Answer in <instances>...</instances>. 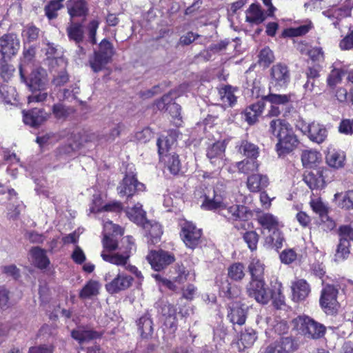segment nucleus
<instances>
[{"label":"nucleus","mask_w":353,"mask_h":353,"mask_svg":"<svg viewBox=\"0 0 353 353\" xmlns=\"http://www.w3.org/2000/svg\"><path fill=\"white\" fill-rule=\"evenodd\" d=\"M147 260L155 271L165 268L175 261L174 255L169 252L160 250L151 251L147 256Z\"/></svg>","instance_id":"obj_13"},{"label":"nucleus","mask_w":353,"mask_h":353,"mask_svg":"<svg viewBox=\"0 0 353 353\" xmlns=\"http://www.w3.org/2000/svg\"><path fill=\"white\" fill-rule=\"evenodd\" d=\"M293 323L299 333L310 339H319L324 336L326 332L325 326L307 316L296 317Z\"/></svg>","instance_id":"obj_4"},{"label":"nucleus","mask_w":353,"mask_h":353,"mask_svg":"<svg viewBox=\"0 0 353 353\" xmlns=\"http://www.w3.org/2000/svg\"><path fill=\"white\" fill-rule=\"evenodd\" d=\"M225 145L223 142L218 141L210 146L207 150V157L210 163L218 169L224 165Z\"/></svg>","instance_id":"obj_16"},{"label":"nucleus","mask_w":353,"mask_h":353,"mask_svg":"<svg viewBox=\"0 0 353 353\" xmlns=\"http://www.w3.org/2000/svg\"><path fill=\"white\" fill-rule=\"evenodd\" d=\"M292 299L294 302L304 301L311 292L310 285L305 279H298L292 283Z\"/></svg>","instance_id":"obj_19"},{"label":"nucleus","mask_w":353,"mask_h":353,"mask_svg":"<svg viewBox=\"0 0 353 353\" xmlns=\"http://www.w3.org/2000/svg\"><path fill=\"white\" fill-rule=\"evenodd\" d=\"M72 337L79 343L88 342L91 340L99 338L101 334L92 330L84 327H79L71 332Z\"/></svg>","instance_id":"obj_24"},{"label":"nucleus","mask_w":353,"mask_h":353,"mask_svg":"<svg viewBox=\"0 0 353 353\" xmlns=\"http://www.w3.org/2000/svg\"><path fill=\"white\" fill-rule=\"evenodd\" d=\"M257 221L264 230L272 232L279 230L280 227L279 219L270 213H262L258 215Z\"/></svg>","instance_id":"obj_26"},{"label":"nucleus","mask_w":353,"mask_h":353,"mask_svg":"<svg viewBox=\"0 0 353 353\" xmlns=\"http://www.w3.org/2000/svg\"><path fill=\"white\" fill-rule=\"evenodd\" d=\"M114 50L112 44L107 39H103L99 43V50L94 52L89 60L90 66L94 72L103 70L110 63Z\"/></svg>","instance_id":"obj_5"},{"label":"nucleus","mask_w":353,"mask_h":353,"mask_svg":"<svg viewBox=\"0 0 353 353\" xmlns=\"http://www.w3.org/2000/svg\"><path fill=\"white\" fill-rule=\"evenodd\" d=\"M157 107L159 110H165L169 112L173 118H178L181 115V106L172 102L171 94H167L162 97V98L157 101Z\"/></svg>","instance_id":"obj_20"},{"label":"nucleus","mask_w":353,"mask_h":353,"mask_svg":"<svg viewBox=\"0 0 353 353\" xmlns=\"http://www.w3.org/2000/svg\"><path fill=\"white\" fill-rule=\"evenodd\" d=\"M259 163L256 159H245L236 163V167L239 172L250 174L258 170Z\"/></svg>","instance_id":"obj_37"},{"label":"nucleus","mask_w":353,"mask_h":353,"mask_svg":"<svg viewBox=\"0 0 353 353\" xmlns=\"http://www.w3.org/2000/svg\"><path fill=\"white\" fill-rule=\"evenodd\" d=\"M326 163L333 168L339 169L344 166L345 155L344 152L335 150H329L325 157Z\"/></svg>","instance_id":"obj_29"},{"label":"nucleus","mask_w":353,"mask_h":353,"mask_svg":"<svg viewBox=\"0 0 353 353\" xmlns=\"http://www.w3.org/2000/svg\"><path fill=\"white\" fill-rule=\"evenodd\" d=\"M221 101L225 105L232 106L236 102V97L230 85H225L219 90Z\"/></svg>","instance_id":"obj_38"},{"label":"nucleus","mask_w":353,"mask_h":353,"mask_svg":"<svg viewBox=\"0 0 353 353\" xmlns=\"http://www.w3.org/2000/svg\"><path fill=\"white\" fill-rule=\"evenodd\" d=\"M243 239L251 251H254L257 249L259 236L256 232L254 230L246 232L244 233Z\"/></svg>","instance_id":"obj_52"},{"label":"nucleus","mask_w":353,"mask_h":353,"mask_svg":"<svg viewBox=\"0 0 353 353\" xmlns=\"http://www.w3.org/2000/svg\"><path fill=\"white\" fill-rule=\"evenodd\" d=\"M262 99L270 102L271 104L275 105H285L290 101V95L279 94H269L263 96Z\"/></svg>","instance_id":"obj_45"},{"label":"nucleus","mask_w":353,"mask_h":353,"mask_svg":"<svg viewBox=\"0 0 353 353\" xmlns=\"http://www.w3.org/2000/svg\"><path fill=\"white\" fill-rule=\"evenodd\" d=\"M335 199H339V206L343 209H353V190H348L344 194H336Z\"/></svg>","instance_id":"obj_41"},{"label":"nucleus","mask_w":353,"mask_h":353,"mask_svg":"<svg viewBox=\"0 0 353 353\" xmlns=\"http://www.w3.org/2000/svg\"><path fill=\"white\" fill-rule=\"evenodd\" d=\"M20 48V41L17 34H5L0 37V62H6L15 56Z\"/></svg>","instance_id":"obj_7"},{"label":"nucleus","mask_w":353,"mask_h":353,"mask_svg":"<svg viewBox=\"0 0 353 353\" xmlns=\"http://www.w3.org/2000/svg\"><path fill=\"white\" fill-rule=\"evenodd\" d=\"M339 132L346 135L353 134V119L341 120L339 125Z\"/></svg>","instance_id":"obj_61"},{"label":"nucleus","mask_w":353,"mask_h":353,"mask_svg":"<svg viewBox=\"0 0 353 353\" xmlns=\"http://www.w3.org/2000/svg\"><path fill=\"white\" fill-rule=\"evenodd\" d=\"M310 206L312 210L319 215L320 219L325 217L328 214V208L319 199H312L310 201Z\"/></svg>","instance_id":"obj_58"},{"label":"nucleus","mask_w":353,"mask_h":353,"mask_svg":"<svg viewBox=\"0 0 353 353\" xmlns=\"http://www.w3.org/2000/svg\"><path fill=\"white\" fill-rule=\"evenodd\" d=\"M321 154L315 150H304L301 154V161L304 166L312 167L321 160Z\"/></svg>","instance_id":"obj_40"},{"label":"nucleus","mask_w":353,"mask_h":353,"mask_svg":"<svg viewBox=\"0 0 353 353\" xmlns=\"http://www.w3.org/2000/svg\"><path fill=\"white\" fill-rule=\"evenodd\" d=\"M100 285L97 281L90 280L82 288L79 297L82 299H90L99 294Z\"/></svg>","instance_id":"obj_39"},{"label":"nucleus","mask_w":353,"mask_h":353,"mask_svg":"<svg viewBox=\"0 0 353 353\" xmlns=\"http://www.w3.org/2000/svg\"><path fill=\"white\" fill-rule=\"evenodd\" d=\"M104 236L102 243L104 249L109 252L118 250L117 252L106 253L103 251L101 254L102 259L115 265H125L128 263L132 251L135 250L133 238L130 236L123 237L121 241V245L116 239L117 235H123V230L112 221H106L103 225Z\"/></svg>","instance_id":"obj_1"},{"label":"nucleus","mask_w":353,"mask_h":353,"mask_svg":"<svg viewBox=\"0 0 353 353\" xmlns=\"http://www.w3.org/2000/svg\"><path fill=\"white\" fill-rule=\"evenodd\" d=\"M23 120L25 124L37 128L48 118V114L42 109L34 108L28 112L23 111Z\"/></svg>","instance_id":"obj_17"},{"label":"nucleus","mask_w":353,"mask_h":353,"mask_svg":"<svg viewBox=\"0 0 353 353\" xmlns=\"http://www.w3.org/2000/svg\"><path fill=\"white\" fill-rule=\"evenodd\" d=\"M105 280L107 281L105 288L106 290L112 294L128 289L132 285L134 281L131 276L120 272H119L117 276L113 279H111L110 274H106L105 276Z\"/></svg>","instance_id":"obj_11"},{"label":"nucleus","mask_w":353,"mask_h":353,"mask_svg":"<svg viewBox=\"0 0 353 353\" xmlns=\"http://www.w3.org/2000/svg\"><path fill=\"white\" fill-rule=\"evenodd\" d=\"M40 30L34 25H27L22 31V37L28 41L37 40L39 36Z\"/></svg>","instance_id":"obj_54"},{"label":"nucleus","mask_w":353,"mask_h":353,"mask_svg":"<svg viewBox=\"0 0 353 353\" xmlns=\"http://www.w3.org/2000/svg\"><path fill=\"white\" fill-rule=\"evenodd\" d=\"M165 161L168 170L172 174H176L179 172L181 165L178 155L175 154L166 155Z\"/></svg>","instance_id":"obj_49"},{"label":"nucleus","mask_w":353,"mask_h":353,"mask_svg":"<svg viewBox=\"0 0 353 353\" xmlns=\"http://www.w3.org/2000/svg\"><path fill=\"white\" fill-rule=\"evenodd\" d=\"M64 0H51L45 6V14L48 19L52 20L57 17V12L61 9Z\"/></svg>","instance_id":"obj_42"},{"label":"nucleus","mask_w":353,"mask_h":353,"mask_svg":"<svg viewBox=\"0 0 353 353\" xmlns=\"http://www.w3.org/2000/svg\"><path fill=\"white\" fill-rule=\"evenodd\" d=\"M256 339L255 332L252 329L246 330L242 332L239 339V345H242L244 348L251 347Z\"/></svg>","instance_id":"obj_48"},{"label":"nucleus","mask_w":353,"mask_h":353,"mask_svg":"<svg viewBox=\"0 0 353 353\" xmlns=\"http://www.w3.org/2000/svg\"><path fill=\"white\" fill-rule=\"evenodd\" d=\"M299 144V140L294 134L292 128L278 139L275 149L279 156L289 154Z\"/></svg>","instance_id":"obj_15"},{"label":"nucleus","mask_w":353,"mask_h":353,"mask_svg":"<svg viewBox=\"0 0 353 353\" xmlns=\"http://www.w3.org/2000/svg\"><path fill=\"white\" fill-rule=\"evenodd\" d=\"M300 129L303 134L308 137L310 141L318 144L324 142L328 134L326 128L323 124L316 122L301 123Z\"/></svg>","instance_id":"obj_14"},{"label":"nucleus","mask_w":353,"mask_h":353,"mask_svg":"<svg viewBox=\"0 0 353 353\" xmlns=\"http://www.w3.org/2000/svg\"><path fill=\"white\" fill-rule=\"evenodd\" d=\"M296 259V253L292 249L284 250L280 254V259L283 263L290 264Z\"/></svg>","instance_id":"obj_63"},{"label":"nucleus","mask_w":353,"mask_h":353,"mask_svg":"<svg viewBox=\"0 0 353 353\" xmlns=\"http://www.w3.org/2000/svg\"><path fill=\"white\" fill-rule=\"evenodd\" d=\"M128 217L138 225H144L146 221L145 212L142 209L140 203L136 204L134 207L126 211Z\"/></svg>","instance_id":"obj_32"},{"label":"nucleus","mask_w":353,"mask_h":353,"mask_svg":"<svg viewBox=\"0 0 353 353\" xmlns=\"http://www.w3.org/2000/svg\"><path fill=\"white\" fill-rule=\"evenodd\" d=\"M68 38L70 41L79 44L84 38L83 26L79 23H72L66 29Z\"/></svg>","instance_id":"obj_34"},{"label":"nucleus","mask_w":353,"mask_h":353,"mask_svg":"<svg viewBox=\"0 0 353 353\" xmlns=\"http://www.w3.org/2000/svg\"><path fill=\"white\" fill-rule=\"evenodd\" d=\"M284 237L279 229L267 236L265 239V245L268 248L279 250L283 247Z\"/></svg>","instance_id":"obj_35"},{"label":"nucleus","mask_w":353,"mask_h":353,"mask_svg":"<svg viewBox=\"0 0 353 353\" xmlns=\"http://www.w3.org/2000/svg\"><path fill=\"white\" fill-rule=\"evenodd\" d=\"M265 101H259L245 109V119L250 125L255 123L265 109Z\"/></svg>","instance_id":"obj_25"},{"label":"nucleus","mask_w":353,"mask_h":353,"mask_svg":"<svg viewBox=\"0 0 353 353\" xmlns=\"http://www.w3.org/2000/svg\"><path fill=\"white\" fill-rule=\"evenodd\" d=\"M221 292L223 296L228 299H234L237 297L240 294V290L236 285H232L226 282L223 283L221 288Z\"/></svg>","instance_id":"obj_56"},{"label":"nucleus","mask_w":353,"mask_h":353,"mask_svg":"<svg viewBox=\"0 0 353 353\" xmlns=\"http://www.w3.org/2000/svg\"><path fill=\"white\" fill-rule=\"evenodd\" d=\"M343 75L344 71L342 69L334 68L327 78V85L330 88H334L337 84L341 82Z\"/></svg>","instance_id":"obj_50"},{"label":"nucleus","mask_w":353,"mask_h":353,"mask_svg":"<svg viewBox=\"0 0 353 353\" xmlns=\"http://www.w3.org/2000/svg\"><path fill=\"white\" fill-rule=\"evenodd\" d=\"M266 15L259 5L252 3L246 11V21L252 24H260L265 21Z\"/></svg>","instance_id":"obj_27"},{"label":"nucleus","mask_w":353,"mask_h":353,"mask_svg":"<svg viewBox=\"0 0 353 353\" xmlns=\"http://www.w3.org/2000/svg\"><path fill=\"white\" fill-rule=\"evenodd\" d=\"M137 326L140 335L143 339L152 337L154 331L153 322L148 314H145L139 319Z\"/></svg>","instance_id":"obj_28"},{"label":"nucleus","mask_w":353,"mask_h":353,"mask_svg":"<svg viewBox=\"0 0 353 353\" xmlns=\"http://www.w3.org/2000/svg\"><path fill=\"white\" fill-rule=\"evenodd\" d=\"M145 185L138 181L133 172L125 174L124 178L117 187L118 194L121 196L132 197L135 193L145 190Z\"/></svg>","instance_id":"obj_8"},{"label":"nucleus","mask_w":353,"mask_h":353,"mask_svg":"<svg viewBox=\"0 0 353 353\" xmlns=\"http://www.w3.org/2000/svg\"><path fill=\"white\" fill-rule=\"evenodd\" d=\"M10 306L9 290L4 287H0V309L6 310Z\"/></svg>","instance_id":"obj_60"},{"label":"nucleus","mask_w":353,"mask_h":353,"mask_svg":"<svg viewBox=\"0 0 353 353\" xmlns=\"http://www.w3.org/2000/svg\"><path fill=\"white\" fill-rule=\"evenodd\" d=\"M284 353H293L298 349V345L292 337H283L278 341Z\"/></svg>","instance_id":"obj_53"},{"label":"nucleus","mask_w":353,"mask_h":353,"mask_svg":"<svg viewBox=\"0 0 353 353\" xmlns=\"http://www.w3.org/2000/svg\"><path fill=\"white\" fill-rule=\"evenodd\" d=\"M269 184L266 175L261 174H250L246 181L248 189L252 192H259L265 189Z\"/></svg>","instance_id":"obj_22"},{"label":"nucleus","mask_w":353,"mask_h":353,"mask_svg":"<svg viewBox=\"0 0 353 353\" xmlns=\"http://www.w3.org/2000/svg\"><path fill=\"white\" fill-rule=\"evenodd\" d=\"M1 63L0 75L4 81H8L12 77L15 69L12 65L8 64L7 61Z\"/></svg>","instance_id":"obj_59"},{"label":"nucleus","mask_w":353,"mask_h":353,"mask_svg":"<svg viewBox=\"0 0 353 353\" xmlns=\"http://www.w3.org/2000/svg\"><path fill=\"white\" fill-rule=\"evenodd\" d=\"M154 136V133L149 128H145L141 131L136 132L135 138L139 141L146 143L149 141Z\"/></svg>","instance_id":"obj_64"},{"label":"nucleus","mask_w":353,"mask_h":353,"mask_svg":"<svg viewBox=\"0 0 353 353\" xmlns=\"http://www.w3.org/2000/svg\"><path fill=\"white\" fill-rule=\"evenodd\" d=\"M228 276L234 281L241 280L244 276V266L241 263H235L228 268Z\"/></svg>","instance_id":"obj_51"},{"label":"nucleus","mask_w":353,"mask_h":353,"mask_svg":"<svg viewBox=\"0 0 353 353\" xmlns=\"http://www.w3.org/2000/svg\"><path fill=\"white\" fill-rule=\"evenodd\" d=\"M338 289L332 285H326L321 291L320 305L327 314H332L336 310Z\"/></svg>","instance_id":"obj_12"},{"label":"nucleus","mask_w":353,"mask_h":353,"mask_svg":"<svg viewBox=\"0 0 353 353\" xmlns=\"http://www.w3.org/2000/svg\"><path fill=\"white\" fill-rule=\"evenodd\" d=\"M239 151L249 159H256L259 154V147L246 140L241 142Z\"/></svg>","instance_id":"obj_36"},{"label":"nucleus","mask_w":353,"mask_h":353,"mask_svg":"<svg viewBox=\"0 0 353 353\" xmlns=\"http://www.w3.org/2000/svg\"><path fill=\"white\" fill-rule=\"evenodd\" d=\"M226 194L225 185L218 182L212 190L205 193L201 207L207 210H219V214L229 221L248 220L252 216L250 210L243 205L228 206L225 202Z\"/></svg>","instance_id":"obj_2"},{"label":"nucleus","mask_w":353,"mask_h":353,"mask_svg":"<svg viewBox=\"0 0 353 353\" xmlns=\"http://www.w3.org/2000/svg\"><path fill=\"white\" fill-rule=\"evenodd\" d=\"M245 291L249 297L263 305L268 303L273 296L265 280H250L245 287Z\"/></svg>","instance_id":"obj_6"},{"label":"nucleus","mask_w":353,"mask_h":353,"mask_svg":"<svg viewBox=\"0 0 353 353\" xmlns=\"http://www.w3.org/2000/svg\"><path fill=\"white\" fill-rule=\"evenodd\" d=\"M250 280H265V265L258 259H252L248 265Z\"/></svg>","instance_id":"obj_31"},{"label":"nucleus","mask_w":353,"mask_h":353,"mask_svg":"<svg viewBox=\"0 0 353 353\" xmlns=\"http://www.w3.org/2000/svg\"><path fill=\"white\" fill-rule=\"evenodd\" d=\"M303 181L312 190H320L325 186L323 170L321 168H314L307 171L303 176Z\"/></svg>","instance_id":"obj_18"},{"label":"nucleus","mask_w":353,"mask_h":353,"mask_svg":"<svg viewBox=\"0 0 353 353\" xmlns=\"http://www.w3.org/2000/svg\"><path fill=\"white\" fill-rule=\"evenodd\" d=\"M312 23L309 21L305 24L301 25L296 28H291L287 30V34L290 37H299L307 34L312 28Z\"/></svg>","instance_id":"obj_55"},{"label":"nucleus","mask_w":353,"mask_h":353,"mask_svg":"<svg viewBox=\"0 0 353 353\" xmlns=\"http://www.w3.org/2000/svg\"><path fill=\"white\" fill-rule=\"evenodd\" d=\"M345 10L341 8H332L323 11L322 14L332 21L335 28H339V23L343 16Z\"/></svg>","instance_id":"obj_43"},{"label":"nucleus","mask_w":353,"mask_h":353,"mask_svg":"<svg viewBox=\"0 0 353 353\" xmlns=\"http://www.w3.org/2000/svg\"><path fill=\"white\" fill-rule=\"evenodd\" d=\"M273 288V292L272 291L273 296L271 299H273V303L275 307L276 308H280L285 304V296L282 294V284L276 281Z\"/></svg>","instance_id":"obj_46"},{"label":"nucleus","mask_w":353,"mask_h":353,"mask_svg":"<svg viewBox=\"0 0 353 353\" xmlns=\"http://www.w3.org/2000/svg\"><path fill=\"white\" fill-rule=\"evenodd\" d=\"M259 58V63L265 67H268L274 60L273 52L268 47L261 50Z\"/></svg>","instance_id":"obj_57"},{"label":"nucleus","mask_w":353,"mask_h":353,"mask_svg":"<svg viewBox=\"0 0 353 353\" xmlns=\"http://www.w3.org/2000/svg\"><path fill=\"white\" fill-rule=\"evenodd\" d=\"M74 109L70 107H66L61 103L54 104L52 107V112L54 117L58 119H64L73 114Z\"/></svg>","instance_id":"obj_47"},{"label":"nucleus","mask_w":353,"mask_h":353,"mask_svg":"<svg viewBox=\"0 0 353 353\" xmlns=\"http://www.w3.org/2000/svg\"><path fill=\"white\" fill-rule=\"evenodd\" d=\"M292 128L290 124L285 120L274 119L270 122L268 132L279 139Z\"/></svg>","instance_id":"obj_23"},{"label":"nucleus","mask_w":353,"mask_h":353,"mask_svg":"<svg viewBox=\"0 0 353 353\" xmlns=\"http://www.w3.org/2000/svg\"><path fill=\"white\" fill-rule=\"evenodd\" d=\"M181 236L188 248H195L201 241L202 231L190 221H184L181 223Z\"/></svg>","instance_id":"obj_10"},{"label":"nucleus","mask_w":353,"mask_h":353,"mask_svg":"<svg viewBox=\"0 0 353 353\" xmlns=\"http://www.w3.org/2000/svg\"><path fill=\"white\" fill-rule=\"evenodd\" d=\"M350 243L346 238H341L335 254L336 260H345L350 254Z\"/></svg>","instance_id":"obj_44"},{"label":"nucleus","mask_w":353,"mask_h":353,"mask_svg":"<svg viewBox=\"0 0 353 353\" xmlns=\"http://www.w3.org/2000/svg\"><path fill=\"white\" fill-rule=\"evenodd\" d=\"M66 6L72 19L85 17L88 14V8L84 0H69L67 1Z\"/></svg>","instance_id":"obj_21"},{"label":"nucleus","mask_w":353,"mask_h":353,"mask_svg":"<svg viewBox=\"0 0 353 353\" xmlns=\"http://www.w3.org/2000/svg\"><path fill=\"white\" fill-rule=\"evenodd\" d=\"M99 26V22L97 20H92L88 23L86 28L89 40L92 44L97 43L96 33Z\"/></svg>","instance_id":"obj_62"},{"label":"nucleus","mask_w":353,"mask_h":353,"mask_svg":"<svg viewBox=\"0 0 353 353\" xmlns=\"http://www.w3.org/2000/svg\"><path fill=\"white\" fill-rule=\"evenodd\" d=\"M34 263L40 269H46L50 264V260L46 256V251L38 247H35L30 250Z\"/></svg>","instance_id":"obj_33"},{"label":"nucleus","mask_w":353,"mask_h":353,"mask_svg":"<svg viewBox=\"0 0 353 353\" xmlns=\"http://www.w3.org/2000/svg\"><path fill=\"white\" fill-rule=\"evenodd\" d=\"M290 81L288 67L282 63L274 65L270 69V83L277 90L285 88Z\"/></svg>","instance_id":"obj_9"},{"label":"nucleus","mask_w":353,"mask_h":353,"mask_svg":"<svg viewBox=\"0 0 353 353\" xmlns=\"http://www.w3.org/2000/svg\"><path fill=\"white\" fill-rule=\"evenodd\" d=\"M19 74L22 82L32 91L43 90L48 84L47 72L41 67H27L20 65Z\"/></svg>","instance_id":"obj_3"},{"label":"nucleus","mask_w":353,"mask_h":353,"mask_svg":"<svg viewBox=\"0 0 353 353\" xmlns=\"http://www.w3.org/2000/svg\"><path fill=\"white\" fill-rule=\"evenodd\" d=\"M228 316L233 324L241 325L245 322V309L239 306L238 303L233 304L232 307H230Z\"/></svg>","instance_id":"obj_30"}]
</instances>
